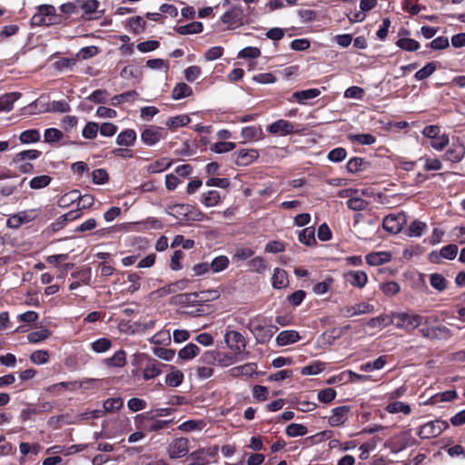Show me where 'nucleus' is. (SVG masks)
I'll return each mask as SVG.
<instances>
[{
  "label": "nucleus",
  "mask_w": 465,
  "mask_h": 465,
  "mask_svg": "<svg viewBox=\"0 0 465 465\" xmlns=\"http://www.w3.org/2000/svg\"><path fill=\"white\" fill-rule=\"evenodd\" d=\"M393 319L396 328L411 331L422 324L429 325L438 322V317H423L419 314H409L406 312H393Z\"/></svg>",
  "instance_id": "obj_1"
},
{
  "label": "nucleus",
  "mask_w": 465,
  "mask_h": 465,
  "mask_svg": "<svg viewBox=\"0 0 465 465\" xmlns=\"http://www.w3.org/2000/svg\"><path fill=\"white\" fill-rule=\"evenodd\" d=\"M248 329L254 335L257 342L264 343L272 337L277 327L274 325H266L264 319L255 317L250 320Z\"/></svg>",
  "instance_id": "obj_2"
},
{
  "label": "nucleus",
  "mask_w": 465,
  "mask_h": 465,
  "mask_svg": "<svg viewBox=\"0 0 465 465\" xmlns=\"http://www.w3.org/2000/svg\"><path fill=\"white\" fill-rule=\"evenodd\" d=\"M139 421V427L147 431H157L168 428L172 420H156L153 411L139 414L135 418Z\"/></svg>",
  "instance_id": "obj_3"
},
{
  "label": "nucleus",
  "mask_w": 465,
  "mask_h": 465,
  "mask_svg": "<svg viewBox=\"0 0 465 465\" xmlns=\"http://www.w3.org/2000/svg\"><path fill=\"white\" fill-rule=\"evenodd\" d=\"M448 428L449 423L446 420H431L420 427L418 436L423 440L434 439L440 436Z\"/></svg>",
  "instance_id": "obj_4"
},
{
  "label": "nucleus",
  "mask_w": 465,
  "mask_h": 465,
  "mask_svg": "<svg viewBox=\"0 0 465 465\" xmlns=\"http://www.w3.org/2000/svg\"><path fill=\"white\" fill-rule=\"evenodd\" d=\"M422 134L430 139V146L437 151H441L450 141L446 134L440 133V128L438 125L425 126Z\"/></svg>",
  "instance_id": "obj_5"
},
{
  "label": "nucleus",
  "mask_w": 465,
  "mask_h": 465,
  "mask_svg": "<svg viewBox=\"0 0 465 465\" xmlns=\"http://www.w3.org/2000/svg\"><path fill=\"white\" fill-rule=\"evenodd\" d=\"M406 223L407 216L403 212H401L397 214L385 216L382 222V227L388 232L397 234L402 230Z\"/></svg>",
  "instance_id": "obj_6"
},
{
  "label": "nucleus",
  "mask_w": 465,
  "mask_h": 465,
  "mask_svg": "<svg viewBox=\"0 0 465 465\" xmlns=\"http://www.w3.org/2000/svg\"><path fill=\"white\" fill-rule=\"evenodd\" d=\"M166 137L167 132L164 128L153 125L145 128L141 134L142 142L148 146H153Z\"/></svg>",
  "instance_id": "obj_7"
},
{
  "label": "nucleus",
  "mask_w": 465,
  "mask_h": 465,
  "mask_svg": "<svg viewBox=\"0 0 465 465\" xmlns=\"http://www.w3.org/2000/svg\"><path fill=\"white\" fill-rule=\"evenodd\" d=\"M224 342L235 354L242 356L246 349V341L242 333L229 331L224 334Z\"/></svg>",
  "instance_id": "obj_8"
},
{
  "label": "nucleus",
  "mask_w": 465,
  "mask_h": 465,
  "mask_svg": "<svg viewBox=\"0 0 465 465\" xmlns=\"http://www.w3.org/2000/svg\"><path fill=\"white\" fill-rule=\"evenodd\" d=\"M80 7L83 10L82 17L84 20H96L104 15V10L99 9L100 2L98 0H84Z\"/></svg>",
  "instance_id": "obj_9"
},
{
  "label": "nucleus",
  "mask_w": 465,
  "mask_h": 465,
  "mask_svg": "<svg viewBox=\"0 0 465 465\" xmlns=\"http://www.w3.org/2000/svg\"><path fill=\"white\" fill-rule=\"evenodd\" d=\"M374 312V306L368 302H361L351 306H345L339 309V315L350 318L361 314L371 313Z\"/></svg>",
  "instance_id": "obj_10"
},
{
  "label": "nucleus",
  "mask_w": 465,
  "mask_h": 465,
  "mask_svg": "<svg viewBox=\"0 0 465 465\" xmlns=\"http://www.w3.org/2000/svg\"><path fill=\"white\" fill-rule=\"evenodd\" d=\"M189 451V440L186 438L174 439L168 446V454L171 459L184 457Z\"/></svg>",
  "instance_id": "obj_11"
},
{
  "label": "nucleus",
  "mask_w": 465,
  "mask_h": 465,
  "mask_svg": "<svg viewBox=\"0 0 465 465\" xmlns=\"http://www.w3.org/2000/svg\"><path fill=\"white\" fill-rule=\"evenodd\" d=\"M232 157L237 165L248 166L258 159L259 152L256 149H241L234 152Z\"/></svg>",
  "instance_id": "obj_12"
},
{
  "label": "nucleus",
  "mask_w": 465,
  "mask_h": 465,
  "mask_svg": "<svg viewBox=\"0 0 465 465\" xmlns=\"http://www.w3.org/2000/svg\"><path fill=\"white\" fill-rule=\"evenodd\" d=\"M420 332L424 338L430 340L449 339L451 336V331L444 325L423 327L420 330Z\"/></svg>",
  "instance_id": "obj_13"
},
{
  "label": "nucleus",
  "mask_w": 465,
  "mask_h": 465,
  "mask_svg": "<svg viewBox=\"0 0 465 465\" xmlns=\"http://www.w3.org/2000/svg\"><path fill=\"white\" fill-rule=\"evenodd\" d=\"M97 380L95 379H85L82 381H62L58 383L52 384L48 387L47 391L50 392H56L61 391L62 389H66L70 391H74L80 390L86 383H95Z\"/></svg>",
  "instance_id": "obj_14"
},
{
  "label": "nucleus",
  "mask_w": 465,
  "mask_h": 465,
  "mask_svg": "<svg viewBox=\"0 0 465 465\" xmlns=\"http://www.w3.org/2000/svg\"><path fill=\"white\" fill-rule=\"evenodd\" d=\"M351 193H357V190L346 189L339 193L341 197H350L346 202L347 207L352 211H363L368 207L369 203L360 197H351Z\"/></svg>",
  "instance_id": "obj_15"
},
{
  "label": "nucleus",
  "mask_w": 465,
  "mask_h": 465,
  "mask_svg": "<svg viewBox=\"0 0 465 465\" xmlns=\"http://www.w3.org/2000/svg\"><path fill=\"white\" fill-rule=\"evenodd\" d=\"M267 131L272 134L285 136L294 133V125L287 120L280 119L270 124Z\"/></svg>",
  "instance_id": "obj_16"
},
{
  "label": "nucleus",
  "mask_w": 465,
  "mask_h": 465,
  "mask_svg": "<svg viewBox=\"0 0 465 465\" xmlns=\"http://www.w3.org/2000/svg\"><path fill=\"white\" fill-rule=\"evenodd\" d=\"M343 277L346 282L360 289H362L368 282V275L363 271H348Z\"/></svg>",
  "instance_id": "obj_17"
},
{
  "label": "nucleus",
  "mask_w": 465,
  "mask_h": 465,
  "mask_svg": "<svg viewBox=\"0 0 465 465\" xmlns=\"http://www.w3.org/2000/svg\"><path fill=\"white\" fill-rule=\"evenodd\" d=\"M351 411L350 406L342 405L332 409L331 415L329 417L331 426L337 427L345 423L348 414Z\"/></svg>",
  "instance_id": "obj_18"
},
{
  "label": "nucleus",
  "mask_w": 465,
  "mask_h": 465,
  "mask_svg": "<svg viewBox=\"0 0 465 465\" xmlns=\"http://www.w3.org/2000/svg\"><path fill=\"white\" fill-rule=\"evenodd\" d=\"M392 255L389 252H373L365 256L366 262L371 266H379L391 261Z\"/></svg>",
  "instance_id": "obj_19"
},
{
  "label": "nucleus",
  "mask_w": 465,
  "mask_h": 465,
  "mask_svg": "<svg viewBox=\"0 0 465 465\" xmlns=\"http://www.w3.org/2000/svg\"><path fill=\"white\" fill-rule=\"evenodd\" d=\"M177 213L185 216L186 221H202L204 214L191 205H177Z\"/></svg>",
  "instance_id": "obj_20"
},
{
  "label": "nucleus",
  "mask_w": 465,
  "mask_h": 465,
  "mask_svg": "<svg viewBox=\"0 0 465 465\" xmlns=\"http://www.w3.org/2000/svg\"><path fill=\"white\" fill-rule=\"evenodd\" d=\"M301 339L298 331L288 330L281 331L276 337V342L279 346L292 344Z\"/></svg>",
  "instance_id": "obj_21"
},
{
  "label": "nucleus",
  "mask_w": 465,
  "mask_h": 465,
  "mask_svg": "<svg viewBox=\"0 0 465 465\" xmlns=\"http://www.w3.org/2000/svg\"><path fill=\"white\" fill-rule=\"evenodd\" d=\"M393 323H394V319H393V313H392L391 315H389V314H381L378 317L371 318L367 322V325L370 328L382 329V328L390 326V325H391Z\"/></svg>",
  "instance_id": "obj_22"
},
{
  "label": "nucleus",
  "mask_w": 465,
  "mask_h": 465,
  "mask_svg": "<svg viewBox=\"0 0 465 465\" xmlns=\"http://www.w3.org/2000/svg\"><path fill=\"white\" fill-rule=\"evenodd\" d=\"M464 154V146L460 143H453L445 153V158L450 162L458 163L463 158Z\"/></svg>",
  "instance_id": "obj_23"
},
{
  "label": "nucleus",
  "mask_w": 465,
  "mask_h": 465,
  "mask_svg": "<svg viewBox=\"0 0 465 465\" xmlns=\"http://www.w3.org/2000/svg\"><path fill=\"white\" fill-rule=\"evenodd\" d=\"M136 141V133L133 129L121 132L116 137V143L121 146H133Z\"/></svg>",
  "instance_id": "obj_24"
},
{
  "label": "nucleus",
  "mask_w": 465,
  "mask_h": 465,
  "mask_svg": "<svg viewBox=\"0 0 465 465\" xmlns=\"http://www.w3.org/2000/svg\"><path fill=\"white\" fill-rule=\"evenodd\" d=\"M242 14L243 12L241 8L234 7L231 11H227L223 15L222 21L223 23L230 25H237L241 22Z\"/></svg>",
  "instance_id": "obj_25"
},
{
  "label": "nucleus",
  "mask_w": 465,
  "mask_h": 465,
  "mask_svg": "<svg viewBox=\"0 0 465 465\" xmlns=\"http://www.w3.org/2000/svg\"><path fill=\"white\" fill-rule=\"evenodd\" d=\"M162 366L165 365L156 361L149 363L143 371V378L148 381L159 376L162 373Z\"/></svg>",
  "instance_id": "obj_26"
},
{
  "label": "nucleus",
  "mask_w": 465,
  "mask_h": 465,
  "mask_svg": "<svg viewBox=\"0 0 465 465\" xmlns=\"http://www.w3.org/2000/svg\"><path fill=\"white\" fill-rule=\"evenodd\" d=\"M20 94L9 93L0 97V112H10L14 108V103L19 98Z\"/></svg>",
  "instance_id": "obj_27"
},
{
  "label": "nucleus",
  "mask_w": 465,
  "mask_h": 465,
  "mask_svg": "<svg viewBox=\"0 0 465 465\" xmlns=\"http://www.w3.org/2000/svg\"><path fill=\"white\" fill-rule=\"evenodd\" d=\"M126 363V353L124 350H119L114 354L105 360V364L108 367L121 368Z\"/></svg>",
  "instance_id": "obj_28"
},
{
  "label": "nucleus",
  "mask_w": 465,
  "mask_h": 465,
  "mask_svg": "<svg viewBox=\"0 0 465 465\" xmlns=\"http://www.w3.org/2000/svg\"><path fill=\"white\" fill-rule=\"evenodd\" d=\"M221 201V196L218 191L211 190L207 193H202L201 203L206 207H213L218 205Z\"/></svg>",
  "instance_id": "obj_29"
},
{
  "label": "nucleus",
  "mask_w": 465,
  "mask_h": 465,
  "mask_svg": "<svg viewBox=\"0 0 465 465\" xmlns=\"http://www.w3.org/2000/svg\"><path fill=\"white\" fill-rule=\"evenodd\" d=\"M321 94V91L317 88H312L298 91L292 94V98L299 103H304L306 100L313 99Z\"/></svg>",
  "instance_id": "obj_30"
},
{
  "label": "nucleus",
  "mask_w": 465,
  "mask_h": 465,
  "mask_svg": "<svg viewBox=\"0 0 465 465\" xmlns=\"http://www.w3.org/2000/svg\"><path fill=\"white\" fill-rule=\"evenodd\" d=\"M217 365H221L223 367L230 366L235 362L242 361L244 358L242 356H239L235 354L234 356L230 355L228 353L221 352L217 351Z\"/></svg>",
  "instance_id": "obj_31"
},
{
  "label": "nucleus",
  "mask_w": 465,
  "mask_h": 465,
  "mask_svg": "<svg viewBox=\"0 0 465 465\" xmlns=\"http://www.w3.org/2000/svg\"><path fill=\"white\" fill-rule=\"evenodd\" d=\"M272 284L275 289H281L287 284L286 272L280 268H275L272 277Z\"/></svg>",
  "instance_id": "obj_32"
},
{
  "label": "nucleus",
  "mask_w": 465,
  "mask_h": 465,
  "mask_svg": "<svg viewBox=\"0 0 465 465\" xmlns=\"http://www.w3.org/2000/svg\"><path fill=\"white\" fill-rule=\"evenodd\" d=\"M427 230V224L419 220L413 221L407 230V235L409 237H420Z\"/></svg>",
  "instance_id": "obj_33"
},
{
  "label": "nucleus",
  "mask_w": 465,
  "mask_h": 465,
  "mask_svg": "<svg viewBox=\"0 0 465 465\" xmlns=\"http://www.w3.org/2000/svg\"><path fill=\"white\" fill-rule=\"evenodd\" d=\"M200 352L199 347L194 343H189L178 352V357L182 360H192Z\"/></svg>",
  "instance_id": "obj_34"
},
{
  "label": "nucleus",
  "mask_w": 465,
  "mask_h": 465,
  "mask_svg": "<svg viewBox=\"0 0 465 465\" xmlns=\"http://www.w3.org/2000/svg\"><path fill=\"white\" fill-rule=\"evenodd\" d=\"M193 94L192 88L185 83L177 84L172 93V97L174 100L190 96Z\"/></svg>",
  "instance_id": "obj_35"
},
{
  "label": "nucleus",
  "mask_w": 465,
  "mask_h": 465,
  "mask_svg": "<svg viewBox=\"0 0 465 465\" xmlns=\"http://www.w3.org/2000/svg\"><path fill=\"white\" fill-rule=\"evenodd\" d=\"M314 233L315 231L313 227L304 228L299 232V241L307 246H312L316 242Z\"/></svg>",
  "instance_id": "obj_36"
},
{
  "label": "nucleus",
  "mask_w": 465,
  "mask_h": 465,
  "mask_svg": "<svg viewBox=\"0 0 465 465\" xmlns=\"http://www.w3.org/2000/svg\"><path fill=\"white\" fill-rule=\"evenodd\" d=\"M203 29L201 22H192L185 25H181L176 28V32L180 35H191L201 33Z\"/></svg>",
  "instance_id": "obj_37"
},
{
  "label": "nucleus",
  "mask_w": 465,
  "mask_h": 465,
  "mask_svg": "<svg viewBox=\"0 0 465 465\" xmlns=\"http://www.w3.org/2000/svg\"><path fill=\"white\" fill-rule=\"evenodd\" d=\"M385 410L389 412V413H399V412H401L405 415H408L411 413V408L409 404L407 403H404L402 401H393V402H391L389 403Z\"/></svg>",
  "instance_id": "obj_38"
},
{
  "label": "nucleus",
  "mask_w": 465,
  "mask_h": 465,
  "mask_svg": "<svg viewBox=\"0 0 465 465\" xmlns=\"http://www.w3.org/2000/svg\"><path fill=\"white\" fill-rule=\"evenodd\" d=\"M430 283L432 288L437 290L438 292H443L448 285V282L446 278L438 272L431 273L430 275Z\"/></svg>",
  "instance_id": "obj_39"
},
{
  "label": "nucleus",
  "mask_w": 465,
  "mask_h": 465,
  "mask_svg": "<svg viewBox=\"0 0 465 465\" xmlns=\"http://www.w3.org/2000/svg\"><path fill=\"white\" fill-rule=\"evenodd\" d=\"M184 376L180 370H174L165 377V383L170 387H178L183 381Z\"/></svg>",
  "instance_id": "obj_40"
},
{
  "label": "nucleus",
  "mask_w": 465,
  "mask_h": 465,
  "mask_svg": "<svg viewBox=\"0 0 465 465\" xmlns=\"http://www.w3.org/2000/svg\"><path fill=\"white\" fill-rule=\"evenodd\" d=\"M138 96V93L134 90L127 91L123 94L114 95L111 99V104L114 106H117L123 103L129 102L134 100L135 97Z\"/></svg>",
  "instance_id": "obj_41"
},
{
  "label": "nucleus",
  "mask_w": 465,
  "mask_h": 465,
  "mask_svg": "<svg viewBox=\"0 0 465 465\" xmlns=\"http://www.w3.org/2000/svg\"><path fill=\"white\" fill-rule=\"evenodd\" d=\"M230 261L227 256L220 255L215 257L210 263L211 270L213 272H221L229 266Z\"/></svg>",
  "instance_id": "obj_42"
},
{
  "label": "nucleus",
  "mask_w": 465,
  "mask_h": 465,
  "mask_svg": "<svg viewBox=\"0 0 465 465\" xmlns=\"http://www.w3.org/2000/svg\"><path fill=\"white\" fill-rule=\"evenodd\" d=\"M40 133L36 129H29L22 132L19 140L22 143H36L40 140Z\"/></svg>",
  "instance_id": "obj_43"
},
{
  "label": "nucleus",
  "mask_w": 465,
  "mask_h": 465,
  "mask_svg": "<svg viewBox=\"0 0 465 465\" xmlns=\"http://www.w3.org/2000/svg\"><path fill=\"white\" fill-rule=\"evenodd\" d=\"M396 45L401 49L408 51V52H413L420 48V44L418 41L411 39V38H408V37L400 38L396 42Z\"/></svg>",
  "instance_id": "obj_44"
},
{
  "label": "nucleus",
  "mask_w": 465,
  "mask_h": 465,
  "mask_svg": "<svg viewBox=\"0 0 465 465\" xmlns=\"http://www.w3.org/2000/svg\"><path fill=\"white\" fill-rule=\"evenodd\" d=\"M436 63L430 62L424 65L421 69L416 72L414 77L418 81H422L430 76L436 71Z\"/></svg>",
  "instance_id": "obj_45"
},
{
  "label": "nucleus",
  "mask_w": 465,
  "mask_h": 465,
  "mask_svg": "<svg viewBox=\"0 0 465 465\" xmlns=\"http://www.w3.org/2000/svg\"><path fill=\"white\" fill-rule=\"evenodd\" d=\"M285 432L289 437L304 436L308 433V429L302 424L292 423L286 427Z\"/></svg>",
  "instance_id": "obj_46"
},
{
  "label": "nucleus",
  "mask_w": 465,
  "mask_h": 465,
  "mask_svg": "<svg viewBox=\"0 0 465 465\" xmlns=\"http://www.w3.org/2000/svg\"><path fill=\"white\" fill-rule=\"evenodd\" d=\"M191 122V118L187 114H181L174 117H170L166 121V126L169 128H176L179 126H185Z\"/></svg>",
  "instance_id": "obj_47"
},
{
  "label": "nucleus",
  "mask_w": 465,
  "mask_h": 465,
  "mask_svg": "<svg viewBox=\"0 0 465 465\" xmlns=\"http://www.w3.org/2000/svg\"><path fill=\"white\" fill-rule=\"evenodd\" d=\"M257 366L255 363L250 362L238 367H234L231 370L232 375L240 376V375H252L255 372Z\"/></svg>",
  "instance_id": "obj_48"
},
{
  "label": "nucleus",
  "mask_w": 465,
  "mask_h": 465,
  "mask_svg": "<svg viewBox=\"0 0 465 465\" xmlns=\"http://www.w3.org/2000/svg\"><path fill=\"white\" fill-rule=\"evenodd\" d=\"M262 135V131L260 127L247 126L242 128V136L244 140H256L260 139Z\"/></svg>",
  "instance_id": "obj_49"
},
{
  "label": "nucleus",
  "mask_w": 465,
  "mask_h": 465,
  "mask_svg": "<svg viewBox=\"0 0 465 465\" xmlns=\"http://www.w3.org/2000/svg\"><path fill=\"white\" fill-rule=\"evenodd\" d=\"M123 406L124 401L122 398H110L104 402L103 409L105 412H113L119 411Z\"/></svg>",
  "instance_id": "obj_50"
},
{
  "label": "nucleus",
  "mask_w": 465,
  "mask_h": 465,
  "mask_svg": "<svg viewBox=\"0 0 465 465\" xmlns=\"http://www.w3.org/2000/svg\"><path fill=\"white\" fill-rule=\"evenodd\" d=\"M365 162L362 158L353 157L347 163V171L351 173H356L361 172L364 169Z\"/></svg>",
  "instance_id": "obj_51"
},
{
  "label": "nucleus",
  "mask_w": 465,
  "mask_h": 465,
  "mask_svg": "<svg viewBox=\"0 0 465 465\" xmlns=\"http://www.w3.org/2000/svg\"><path fill=\"white\" fill-rule=\"evenodd\" d=\"M51 181H52V178L49 175L44 174V175H39V176L34 177L30 181L29 184L32 189L38 190V189H42V188L48 186L50 184Z\"/></svg>",
  "instance_id": "obj_52"
},
{
  "label": "nucleus",
  "mask_w": 465,
  "mask_h": 465,
  "mask_svg": "<svg viewBox=\"0 0 465 465\" xmlns=\"http://www.w3.org/2000/svg\"><path fill=\"white\" fill-rule=\"evenodd\" d=\"M112 347L111 340L107 338H100L92 342V349L97 353H103L108 351Z\"/></svg>",
  "instance_id": "obj_53"
},
{
  "label": "nucleus",
  "mask_w": 465,
  "mask_h": 465,
  "mask_svg": "<svg viewBox=\"0 0 465 465\" xmlns=\"http://www.w3.org/2000/svg\"><path fill=\"white\" fill-rule=\"evenodd\" d=\"M77 191H73L70 193V195L77 196L79 203H78V208L81 210L90 208L94 203V197L91 194H84V195H77Z\"/></svg>",
  "instance_id": "obj_54"
},
{
  "label": "nucleus",
  "mask_w": 465,
  "mask_h": 465,
  "mask_svg": "<svg viewBox=\"0 0 465 465\" xmlns=\"http://www.w3.org/2000/svg\"><path fill=\"white\" fill-rule=\"evenodd\" d=\"M349 139L351 142H356L364 145L373 144L376 141L375 137L370 134H351L349 136Z\"/></svg>",
  "instance_id": "obj_55"
},
{
  "label": "nucleus",
  "mask_w": 465,
  "mask_h": 465,
  "mask_svg": "<svg viewBox=\"0 0 465 465\" xmlns=\"http://www.w3.org/2000/svg\"><path fill=\"white\" fill-rule=\"evenodd\" d=\"M71 110L70 104L65 100L53 101L49 104L48 112L67 113Z\"/></svg>",
  "instance_id": "obj_56"
},
{
  "label": "nucleus",
  "mask_w": 465,
  "mask_h": 465,
  "mask_svg": "<svg viewBox=\"0 0 465 465\" xmlns=\"http://www.w3.org/2000/svg\"><path fill=\"white\" fill-rule=\"evenodd\" d=\"M63 133L56 128H48L45 131L44 141L45 143L58 142L63 138Z\"/></svg>",
  "instance_id": "obj_57"
},
{
  "label": "nucleus",
  "mask_w": 465,
  "mask_h": 465,
  "mask_svg": "<svg viewBox=\"0 0 465 465\" xmlns=\"http://www.w3.org/2000/svg\"><path fill=\"white\" fill-rule=\"evenodd\" d=\"M153 354L164 361H171L175 355V351L173 349H166L163 347H154L153 349Z\"/></svg>",
  "instance_id": "obj_58"
},
{
  "label": "nucleus",
  "mask_w": 465,
  "mask_h": 465,
  "mask_svg": "<svg viewBox=\"0 0 465 465\" xmlns=\"http://www.w3.org/2000/svg\"><path fill=\"white\" fill-rule=\"evenodd\" d=\"M235 146L232 142H218L212 145L211 150L216 153H223L232 151Z\"/></svg>",
  "instance_id": "obj_59"
},
{
  "label": "nucleus",
  "mask_w": 465,
  "mask_h": 465,
  "mask_svg": "<svg viewBox=\"0 0 465 465\" xmlns=\"http://www.w3.org/2000/svg\"><path fill=\"white\" fill-rule=\"evenodd\" d=\"M98 130H99V126H98L97 123L89 122L84 127V129L82 131V135L85 139H94L97 135Z\"/></svg>",
  "instance_id": "obj_60"
},
{
  "label": "nucleus",
  "mask_w": 465,
  "mask_h": 465,
  "mask_svg": "<svg viewBox=\"0 0 465 465\" xmlns=\"http://www.w3.org/2000/svg\"><path fill=\"white\" fill-rule=\"evenodd\" d=\"M346 156V150L342 147H337L330 151L327 157L331 162L339 163L343 161Z\"/></svg>",
  "instance_id": "obj_61"
},
{
  "label": "nucleus",
  "mask_w": 465,
  "mask_h": 465,
  "mask_svg": "<svg viewBox=\"0 0 465 465\" xmlns=\"http://www.w3.org/2000/svg\"><path fill=\"white\" fill-rule=\"evenodd\" d=\"M50 335V331L46 329L32 331L27 335V340L31 343L40 342Z\"/></svg>",
  "instance_id": "obj_62"
},
{
  "label": "nucleus",
  "mask_w": 465,
  "mask_h": 465,
  "mask_svg": "<svg viewBox=\"0 0 465 465\" xmlns=\"http://www.w3.org/2000/svg\"><path fill=\"white\" fill-rule=\"evenodd\" d=\"M459 248L456 244H448L440 251V255L444 259L453 260L458 254Z\"/></svg>",
  "instance_id": "obj_63"
},
{
  "label": "nucleus",
  "mask_w": 465,
  "mask_h": 465,
  "mask_svg": "<svg viewBox=\"0 0 465 465\" xmlns=\"http://www.w3.org/2000/svg\"><path fill=\"white\" fill-rule=\"evenodd\" d=\"M381 290L387 296H394L400 292L401 287L396 282L391 281L381 284Z\"/></svg>",
  "instance_id": "obj_64"
}]
</instances>
